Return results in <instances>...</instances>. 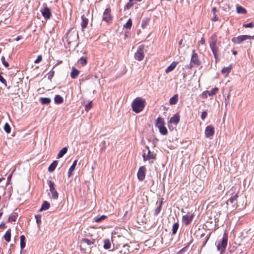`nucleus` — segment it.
<instances>
[{
	"instance_id": "f257e3e1",
	"label": "nucleus",
	"mask_w": 254,
	"mask_h": 254,
	"mask_svg": "<svg viewBox=\"0 0 254 254\" xmlns=\"http://www.w3.org/2000/svg\"><path fill=\"white\" fill-rule=\"evenodd\" d=\"M210 48L213 53L216 60L218 59L219 53V47L220 46V42L217 41V36L216 34H213L209 39L208 41Z\"/></svg>"
},
{
	"instance_id": "f03ea898",
	"label": "nucleus",
	"mask_w": 254,
	"mask_h": 254,
	"mask_svg": "<svg viewBox=\"0 0 254 254\" xmlns=\"http://www.w3.org/2000/svg\"><path fill=\"white\" fill-rule=\"evenodd\" d=\"M145 101L141 97H136L131 103V107L133 112L139 113L144 108Z\"/></svg>"
},
{
	"instance_id": "7ed1b4c3",
	"label": "nucleus",
	"mask_w": 254,
	"mask_h": 254,
	"mask_svg": "<svg viewBox=\"0 0 254 254\" xmlns=\"http://www.w3.org/2000/svg\"><path fill=\"white\" fill-rule=\"evenodd\" d=\"M227 242L228 234L226 233H224L222 239L219 242L217 246V249L218 251L220 252L221 254H223L225 252L227 246Z\"/></svg>"
},
{
	"instance_id": "20e7f679",
	"label": "nucleus",
	"mask_w": 254,
	"mask_h": 254,
	"mask_svg": "<svg viewBox=\"0 0 254 254\" xmlns=\"http://www.w3.org/2000/svg\"><path fill=\"white\" fill-rule=\"evenodd\" d=\"M95 242L94 239L83 238L80 242L81 250L85 252L87 247L91 249V246L94 244Z\"/></svg>"
},
{
	"instance_id": "39448f33",
	"label": "nucleus",
	"mask_w": 254,
	"mask_h": 254,
	"mask_svg": "<svg viewBox=\"0 0 254 254\" xmlns=\"http://www.w3.org/2000/svg\"><path fill=\"white\" fill-rule=\"evenodd\" d=\"M201 64V62L199 59L197 54L194 50L192 51L190 62L189 64L190 67L191 68L194 66H198Z\"/></svg>"
},
{
	"instance_id": "423d86ee",
	"label": "nucleus",
	"mask_w": 254,
	"mask_h": 254,
	"mask_svg": "<svg viewBox=\"0 0 254 254\" xmlns=\"http://www.w3.org/2000/svg\"><path fill=\"white\" fill-rule=\"evenodd\" d=\"M145 148L147 149V153L146 154L144 151H143V153L142 154V157L144 161H149L151 162V160H155L156 158V154L154 153L153 152H151L148 146H146Z\"/></svg>"
},
{
	"instance_id": "0eeeda50",
	"label": "nucleus",
	"mask_w": 254,
	"mask_h": 254,
	"mask_svg": "<svg viewBox=\"0 0 254 254\" xmlns=\"http://www.w3.org/2000/svg\"><path fill=\"white\" fill-rule=\"evenodd\" d=\"M50 191L52 193V198L54 199H57L59 197V193L56 190L55 184L51 180L48 181Z\"/></svg>"
},
{
	"instance_id": "6e6552de",
	"label": "nucleus",
	"mask_w": 254,
	"mask_h": 254,
	"mask_svg": "<svg viewBox=\"0 0 254 254\" xmlns=\"http://www.w3.org/2000/svg\"><path fill=\"white\" fill-rule=\"evenodd\" d=\"M254 38V36L250 35H240L237 37L232 38V41L234 43L239 44L247 39H253Z\"/></svg>"
},
{
	"instance_id": "1a4fd4ad",
	"label": "nucleus",
	"mask_w": 254,
	"mask_h": 254,
	"mask_svg": "<svg viewBox=\"0 0 254 254\" xmlns=\"http://www.w3.org/2000/svg\"><path fill=\"white\" fill-rule=\"evenodd\" d=\"M144 45H140L138 47L137 50L134 54V58L136 60L141 61L143 59L144 57Z\"/></svg>"
},
{
	"instance_id": "9d476101",
	"label": "nucleus",
	"mask_w": 254,
	"mask_h": 254,
	"mask_svg": "<svg viewBox=\"0 0 254 254\" xmlns=\"http://www.w3.org/2000/svg\"><path fill=\"white\" fill-rule=\"evenodd\" d=\"M193 218V213L188 212L187 214L183 216L182 222L186 226H188L192 222Z\"/></svg>"
},
{
	"instance_id": "9b49d317",
	"label": "nucleus",
	"mask_w": 254,
	"mask_h": 254,
	"mask_svg": "<svg viewBox=\"0 0 254 254\" xmlns=\"http://www.w3.org/2000/svg\"><path fill=\"white\" fill-rule=\"evenodd\" d=\"M113 16L111 14V9L106 8L103 13V20L107 23H110L112 20Z\"/></svg>"
},
{
	"instance_id": "f8f14e48",
	"label": "nucleus",
	"mask_w": 254,
	"mask_h": 254,
	"mask_svg": "<svg viewBox=\"0 0 254 254\" xmlns=\"http://www.w3.org/2000/svg\"><path fill=\"white\" fill-rule=\"evenodd\" d=\"M146 169L145 166H141L139 168L137 173V178L140 181H142L145 177Z\"/></svg>"
},
{
	"instance_id": "ddd939ff",
	"label": "nucleus",
	"mask_w": 254,
	"mask_h": 254,
	"mask_svg": "<svg viewBox=\"0 0 254 254\" xmlns=\"http://www.w3.org/2000/svg\"><path fill=\"white\" fill-rule=\"evenodd\" d=\"M41 13L43 16L46 19H49L52 16V13L51 10L49 7L46 5V6L41 10Z\"/></svg>"
},
{
	"instance_id": "4468645a",
	"label": "nucleus",
	"mask_w": 254,
	"mask_h": 254,
	"mask_svg": "<svg viewBox=\"0 0 254 254\" xmlns=\"http://www.w3.org/2000/svg\"><path fill=\"white\" fill-rule=\"evenodd\" d=\"M215 132L214 127L212 125L208 126L205 129V135L206 137L213 136Z\"/></svg>"
},
{
	"instance_id": "2eb2a0df",
	"label": "nucleus",
	"mask_w": 254,
	"mask_h": 254,
	"mask_svg": "<svg viewBox=\"0 0 254 254\" xmlns=\"http://www.w3.org/2000/svg\"><path fill=\"white\" fill-rule=\"evenodd\" d=\"M180 120V117L179 114H175L173 117H172L168 123L171 124H174L175 125H177L179 123Z\"/></svg>"
},
{
	"instance_id": "dca6fc26",
	"label": "nucleus",
	"mask_w": 254,
	"mask_h": 254,
	"mask_svg": "<svg viewBox=\"0 0 254 254\" xmlns=\"http://www.w3.org/2000/svg\"><path fill=\"white\" fill-rule=\"evenodd\" d=\"M142 0H129L128 2L125 5L124 9H129L131 8L136 2H141Z\"/></svg>"
},
{
	"instance_id": "f3484780",
	"label": "nucleus",
	"mask_w": 254,
	"mask_h": 254,
	"mask_svg": "<svg viewBox=\"0 0 254 254\" xmlns=\"http://www.w3.org/2000/svg\"><path fill=\"white\" fill-rule=\"evenodd\" d=\"M179 64L178 62H172L170 65L165 69V72L166 73H169L172 71H173L177 64Z\"/></svg>"
},
{
	"instance_id": "a211bd4d",
	"label": "nucleus",
	"mask_w": 254,
	"mask_h": 254,
	"mask_svg": "<svg viewBox=\"0 0 254 254\" xmlns=\"http://www.w3.org/2000/svg\"><path fill=\"white\" fill-rule=\"evenodd\" d=\"M232 66L231 65H229L227 67H224L221 70V73L225 74V77H227L229 73L231 72Z\"/></svg>"
},
{
	"instance_id": "6ab92c4d",
	"label": "nucleus",
	"mask_w": 254,
	"mask_h": 254,
	"mask_svg": "<svg viewBox=\"0 0 254 254\" xmlns=\"http://www.w3.org/2000/svg\"><path fill=\"white\" fill-rule=\"evenodd\" d=\"M79 74V71L74 67H72V71L70 73V76L71 78L75 79Z\"/></svg>"
},
{
	"instance_id": "aec40b11",
	"label": "nucleus",
	"mask_w": 254,
	"mask_h": 254,
	"mask_svg": "<svg viewBox=\"0 0 254 254\" xmlns=\"http://www.w3.org/2000/svg\"><path fill=\"white\" fill-rule=\"evenodd\" d=\"M164 125L165 122L163 119L161 117H158L156 121L155 126L158 128L164 126Z\"/></svg>"
},
{
	"instance_id": "412c9836",
	"label": "nucleus",
	"mask_w": 254,
	"mask_h": 254,
	"mask_svg": "<svg viewBox=\"0 0 254 254\" xmlns=\"http://www.w3.org/2000/svg\"><path fill=\"white\" fill-rule=\"evenodd\" d=\"M81 19L82 21L81 23V26L82 29H84L87 27L88 25V19L84 15H82L81 16Z\"/></svg>"
},
{
	"instance_id": "4be33fe9",
	"label": "nucleus",
	"mask_w": 254,
	"mask_h": 254,
	"mask_svg": "<svg viewBox=\"0 0 254 254\" xmlns=\"http://www.w3.org/2000/svg\"><path fill=\"white\" fill-rule=\"evenodd\" d=\"M77 162V160H75L73 162L72 165L70 166V167L68 170V177H70L72 175V174H73L72 173H73V171H74V170L75 169Z\"/></svg>"
},
{
	"instance_id": "5701e85b",
	"label": "nucleus",
	"mask_w": 254,
	"mask_h": 254,
	"mask_svg": "<svg viewBox=\"0 0 254 254\" xmlns=\"http://www.w3.org/2000/svg\"><path fill=\"white\" fill-rule=\"evenodd\" d=\"M163 204V199L159 202V205L156 208L154 211V215L157 216L161 211L162 206Z\"/></svg>"
},
{
	"instance_id": "b1692460",
	"label": "nucleus",
	"mask_w": 254,
	"mask_h": 254,
	"mask_svg": "<svg viewBox=\"0 0 254 254\" xmlns=\"http://www.w3.org/2000/svg\"><path fill=\"white\" fill-rule=\"evenodd\" d=\"M50 206V203L47 201H44V202L43 203L42 206H41V208L40 209L39 211H42L43 210H47L49 208Z\"/></svg>"
},
{
	"instance_id": "393cba45",
	"label": "nucleus",
	"mask_w": 254,
	"mask_h": 254,
	"mask_svg": "<svg viewBox=\"0 0 254 254\" xmlns=\"http://www.w3.org/2000/svg\"><path fill=\"white\" fill-rule=\"evenodd\" d=\"M3 238L4 240L7 242H9L11 239V230L9 229L4 235Z\"/></svg>"
},
{
	"instance_id": "a878e982",
	"label": "nucleus",
	"mask_w": 254,
	"mask_h": 254,
	"mask_svg": "<svg viewBox=\"0 0 254 254\" xmlns=\"http://www.w3.org/2000/svg\"><path fill=\"white\" fill-rule=\"evenodd\" d=\"M178 100V95L177 94H175L170 99L169 103L170 105H175L177 103Z\"/></svg>"
},
{
	"instance_id": "bb28decb",
	"label": "nucleus",
	"mask_w": 254,
	"mask_h": 254,
	"mask_svg": "<svg viewBox=\"0 0 254 254\" xmlns=\"http://www.w3.org/2000/svg\"><path fill=\"white\" fill-rule=\"evenodd\" d=\"M58 164V162L57 161H54L49 167L48 171L50 172L54 171L57 167Z\"/></svg>"
},
{
	"instance_id": "cd10ccee",
	"label": "nucleus",
	"mask_w": 254,
	"mask_h": 254,
	"mask_svg": "<svg viewBox=\"0 0 254 254\" xmlns=\"http://www.w3.org/2000/svg\"><path fill=\"white\" fill-rule=\"evenodd\" d=\"M237 12L240 14H246L247 13V10L241 6H237L236 7Z\"/></svg>"
},
{
	"instance_id": "c85d7f7f",
	"label": "nucleus",
	"mask_w": 254,
	"mask_h": 254,
	"mask_svg": "<svg viewBox=\"0 0 254 254\" xmlns=\"http://www.w3.org/2000/svg\"><path fill=\"white\" fill-rule=\"evenodd\" d=\"M67 151V148L65 147L62 149L58 154L57 158H62Z\"/></svg>"
},
{
	"instance_id": "c756f323",
	"label": "nucleus",
	"mask_w": 254,
	"mask_h": 254,
	"mask_svg": "<svg viewBox=\"0 0 254 254\" xmlns=\"http://www.w3.org/2000/svg\"><path fill=\"white\" fill-rule=\"evenodd\" d=\"M55 102L57 104H60L64 102L63 98L59 95H57L55 97Z\"/></svg>"
},
{
	"instance_id": "7c9ffc66",
	"label": "nucleus",
	"mask_w": 254,
	"mask_h": 254,
	"mask_svg": "<svg viewBox=\"0 0 254 254\" xmlns=\"http://www.w3.org/2000/svg\"><path fill=\"white\" fill-rule=\"evenodd\" d=\"M111 243L109 239H105L104 241V248L108 250L111 248Z\"/></svg>"
},
{
	"instance_id": "2f4dec72",
	"label": "nucleus",
	"mask_w": 254,
	"mask_h": 254,
	"mask_svg": "<svg viewBox=\"0 0 254 254\" xmlns=\"http://www.w3.org/2000/svg\"><path fill=\"white\" fill-rule=\"evenodd\" d=\"M179 224L178 221L177 222L175 223L172 227V234L175 235L176 234L178 229L179 228Z\"/></svg>"
},
{
	"instance_id": "473e14b6",
	"label": "nucleus",
	"mask_w": 254,
	"mask_h": 254,
	"mask_svg": "<svg viewBox=\"0 0 254 254\" xmlns=\"http://www.w3.org/2000/svg\"><path fill=\"white\" fill-rule=\"evenodd\" d=\"M159 132L162 135H166L168 133V130L166 128V127L163 126H161L160 127H158Z\"/></svg>"
},
{
	"instance_id": "72a5a7b5",
	"label": "nucleus",
	"mask_w": 254,
	"mask_h": 254,
	"mask_svg": "<svg viewBox=\"0 0 254 254\" xmlns=\"http://www.w3.org/2000/svg\"><path fill=\"white\" fill-rule=\"evenodd\" d=\"M150 22V19L149 18H146L143 19L141 23V27L142 28H145L146 26L148 25Z\"/></svg>"
},
{
	"instance_id": "f704fd0d",
	"label": "nucleus",
	"mask_w": 254,
	"mask_h": 254,
	"mask_svg": "<svg viewBox=\"0 0 254 254\" xmlns=\"http://www.w3.org/2000/svg\"><path fill=\"white\" fill-rule=\"evenodd\" d=\"M25 237L24 235H21L20 237V248L23 249L25 247Z\"/></svg>"
},
{
	"instance_id": "c9c22d12",
	"label": "nucleus",
	"mask_w": 254,
	"mask_h": 254,
	"mask_svg": "<svg viewBox=\"0 0 254 254\" xmlns=\"http://www.w3.org/2000/svg\"><path fill=\"white\" fill-rule=\"evenodd\" d=\"M218 91V88L217 87H215L211 89V90L209 91V92H206V93H208V96H211L214 95H215Z\"/></svg>"
},
{
	"instance_id": "e433bc0d",
	"label": "nucleus",
	"mask_w": 254,
	"mask_h": 254,
	"mask_svg": "<svg viewBox=\"0 0 254 254\" xmlns=\"http://www.w3.org/2000/svg\"><path fill=\"white\" fill-rule=\"evenodd\" d=\"M107 218V216L106 215H102L100 217H96L94 218V221L95 222L98 223L101 222V221Z\"/></svg>"
},
{
	"instance_id": "4c0bfd02",
	"label": "nucleus",
	"mask_w": 254,
	"mask_h": 254,
	"mask_svg": "<svg viewBox=\"0 0 254 254\" xmlns=\"http://www.w3.org/2000/svg\"><path fill=\"white\" fill-rule=\"evenodd\" d=\"M40 101L43 104H48L51 102V99L49 98H41Z\"/></svg>"
},
{
	"instance_id": "58836bf2",
	"label": "nucleus",
	"mask_w": 254,
	"mask_h": 254,
	"mask_svg": "<svg viewBox=\"0 0 254 254\" xmlns=\"http://www.w3.org/2000/svg\"><path fill=\"white\" fill-rule=\"evenodd\" d=\"M238 197V195L237 194H235V195H234L233 196H231L229 199H228V201L232 204L235 201L237 200V198Z\"/></svg>"
},
{
	"instance_id": "ea45409f",
	"label": "nucleus",
	"mask_w": 254,
	"mask_h": 254,
	"mask_svg": "<svg viewBox=\"0 0 254 254\" xmlns=\"http://www.w3.org/2000/svg\"><path fill=\"white\" fill-rule=\"evenodd\" d=\"M132 26V20L129 19L124 24V27L127 29H130Z\"/></svg>"
},
{
	"instance_id": "a19ab883",
	"label": "nucleus",
	"mask_w": 254,
	"mask_h": 254,
	"mask_svg": "<svg viewBox=\"0 0 254 254\" xmlns=\"http://www.w3.org/2000/svg\"><path fill=\"white\" fill-rule=\"evenodd\" d=\"M4 129L7 133H9L11 131V128L8 123H5L4 126Z\"/></svg>"
},
{
	"instance_id": "79ce46f5",
	"label": "nucleus",
	"mask_w": 254,
	"mask_h": 254,
	"mask_svg": "<svg viewBox=\"0 0 254 254\" xmlns=\"http://www.w3.org/2000/svg\"><path fill=\"white\" fill-rule=\"evenodd\" d=\"M80 64L82 65H85L87 64V59L84 57H81L78 61Z\"/></svg>"
},
{
	"instance_id": "37998d69",
	"label": "nucleus",
	"mask_w": 254,
	"mask_h": 254,
	"mask_svg": "<svg viewBox=\"0 0 254 254\" xmlns=\"http://www.w3.org/2000/svg\"><path fill=\"white\" fill-rule=\"evenodd\" d=\"M17 216L16 215H15V214L12 215L8 218V221L9 222H12V221H15Z\"/></svg>"
},
{
	"instance_id": "c03bdc74",
	"label": "nucleus",
	"mask_w": 254,
	"mask_h": 254,
	"mask_svg": "<svg viewBox=\"0 0 254 254\" xmlns=\"http://www.w3.org/2000/svg\"><path fill=\"white\" fill-rule=\"evenodd\" d=\"M217 189L220 191L221 192H223L225 190V187L222 184H220Z\"/></svg>"
},
{
	"instance_id": "a18cd8bd",
	"label": "nucleus",
	"mask_w": 254,
	"mask_h": 254,
	"mask_svg": "<svg viewBox=\"0 0 254 254\" xmlns=\"http://www.w3.org/2000/svg\"><path fill=\"white\" fill-rule=\"evenodd\" d=\"M35 218L38 225L40 226V224H41V216L38 215H35Z\"/></svg>"
},
{
	"instance_id": "49530a36",
	"label": "nucleus",
	"mask_w": 254,
	"mask_h": 254,
	"mask_svg": "<svg viewBox=\"0 0 254 254\" xmlns=\"http://www.w3.org/2000/svg\"><path fill=\"white\" fill-rule=\"evenodd\" d=\"M243 27L245 28H253L254 27V22H251L247 24H244Z\"/></svg>"
},
{
	"instance_id": "de8ad7c7",
	"label": "nucleus",
	"mask_w": 254,
	"mask_h": 254,
	"mask_svg": "<svg viewBox=\"0 0 254 254\" xmlns=\"http://www.w3.org/2000/svg\"><path fill=\"white\" fill-rule=\"evenodd\" d=\"M92 107V102H89L85 105V109L86 111L88 112Z\"/></svg>"
},
{
	"instance_id": "09e8293b",
	"label": "nucleus",
	"mask_w": 254,
	"mask_h": 254,
	"mask_svg": "<svg viewBox=\"0 0 254 254\" xmlns=\"http://www.w3.org/2000/svg\"><path fill=\"white\" fill-rule=\"evenodd\" d=\"M42 60V55H39L37 59L34 61V63L38 64L41 62Z\"/></svg>"
},
{
	"instance_id": "8fccbe9b",
	"label": "nucleus",
	"mask_w": 254,
	"mask_h": 254,
	"mask_svg": "<svg viewBox=\"0 0 254 254\" xmlns=\"http://www.w3.org/2000/svg\"><path fill=\"white\" fill-rule=\"evenodd\" d=\"M1 62L6 67H7L9 66L8 63L5 61V58L3 56H2L1 58Z\"/></svg>"
},
{
	"instance_id": "3c124183",
	"label": "nucleus",
	"mask_w": 254,
	"mask_h": 254,
	"mask_svg": "<svg viewBox=\"0 0 254 254\" xmlns=\"http://www.w3.org/2000/svg\"><path fill=\"white\" fill-rule=\"evenodd\" d=\"M207 115V113L206 111H203L201 113V118L202 120H204Z\"/></svg>"
},
{
	"instance_id": "603ef678",
	"label": "nucleus",
	"mask_w": 254,
	"mask_h": 254,
	"mask_svg": "<svg viewBox=\"0 0 254 254\" xmlns=\"http://www.w3.org/2000/svg\"><path fill=\"white\" fill-rule=\"evenodd\" d=\"M210 234L206 236L205 240H204V241L203 243L202 247L205 246V245L207 243L208 240H209V239L210 238Z\"/></svg>"
},
{
	"instance_id": "864d4df0",
	"label": "nucleus",
	"mask_w": 254,
	"mask_h": 254,
	"mask_svg": "<svg viewBox=\"0 0 254 254\" xmlns=\"http://www.w3.org/2000/svg\"><path fill=\"white\" fill-rule=\"evenodd\" d=\"M205 43V39L203 37H202L201 40L198 42V46H200V45H204Z\"/></svg>"
},
{
	"instance_id": "5fc2aeb1",
	"label": "nucleus",
	"mask_w": 254,
	"mask_h": 254,
	"mask_svg": "<svg viewBox=\"0 0 254 254\" xmlns=\"http://www.w3.org/2000/svg\"><path fill=\"white\" fill-rule=\"evenodd\" d=\"M209 92V91L206 90V91H204V92L202 93V97H203V98H207V97H208V96H208V93H206V92Z\"/></svg>"
},
{
	"instance_id": "6e6d98bb",
	"label": "nucleus",
	"mask_w": 254,
	"mask_h": 254,
	"mask_svg": "<svg viewBox=\"0 0 254 254\" xmlns=\"http://www.w3.org/2000/svg\"><path fill=\"white\" fill-rule=\"evenodd\" d=\"M218 18L217 16L215 14H214L212 18V20L213 21H216L218 20Z\"/></svg>"
},
{
	"instance_id": "4d7b16f0",
	"label": "nucleus",
	"mask_w": 254,
	"mask_h": 254,
	"mask_svg": "<svg viewBox=\"0 0 254 254\" xmlns=\"http://www.w3.org/2000/svg\"><path fill=\"white\" fill-rule=\"evenodd\" d=\"M5 228V224L4 222H1L0 224V229H3Z\"/></svg>"
},
{
	"instance_id": "13d9d810",
	"label": "nucleus",
	"mask_w": 254,
	"mask_h": 254,
	"mask_svg": "<svg viewBox=\"0 0 254 254\" xmlns=\"http://www.w3.org/2000/svg\"><path fill=\"white\" fill-rule=\"evenodd\" d=\"M54 71H53V70L50 71V75L52 77L54 76Z\"/></svg>"
},
{
	"instance_id": "bf43d9fd",
	"label": "nucleus",
	"mask_w": 254,
	"mask_h": 254,
	"mask_svg": "<svg viewBox=\"0 0 254 254\" xmlns=\"http://www.w3.org/2000/svg\"><path fill=\"white\" fill-rule=\"evenodd\" d=\"M212 11H213V14H215V12H216V7H213V8H212Z\"/></svg>"
},
{
	"instance_id": "052dcab7",
	"label": "nucleus",
	"mask_w": 254,
	"mask_h": 254,
	"mask_svg": "<svg viewBox=\"0 0 254 254\" xmlns=\"http://www.w3.org/2000/svg\"><path fill=\"white\" fill-rule=\"evenodd\" d=\"M21 36H17L16 40V41H19V40H20L21 39Z\"/></svg>"
},
{
	"instance_id": "680f3d73",
	"label": "nucleus",
	"mask_w": 254,
	"mask_h": 254,
	"mask_svg": "<svg viewBox=\"0 0 254 254\" xmlns=\"http://www.w3.org/2000/svg\"><path fill=\"white\" fill-rule=\"evenodd\" d=\"M126 253V252H125L124 253H123V251H121L118 254H125Z\"/></svg>"
},
{
	"instance_id": "e2e57ef3",
	"label": "nucleus",
	"mask_w": 254,
	"mask_h": 254,
	"mask_svg": "<svg viewBox=\"0 0 254 254\" xmlns=\"http://www.w3.org/2000/svg\"><path fill=\"white\" fill-rule=\"evenodd\" d=\"M183 41V39H181V40L180 41V42H179V45H181L182 44Z\"/></svg>"
},
{
	"instance_id": "0e129e2a",
	"label": "nucleus",
	"mask_w": 254,
	"mask_h": 254,
	"mask_svg": "<svg viewBox=\"0 0 254 254\" xmlns=\"http://www.w3.org/2000/svg\"><path fill=\"white\" fill-rule=\"evenodd\" d=\"M237 52H236V51H235V52H233V54H234V55H236V54H237Z\"/></svg>"
},
{
	"instance_id": "69168bd1",
	"label": "nucleus",
	"mask_w": 254,
	"mask_h": 254,
	"mask_svg": "<svg viewBox=\"0 0 254 254\" xmlns=\"http://www.w3.org/2000/svg\"><path fill=\"white\" fill-rule=\"evenodd\" d=\"M2 215V212L0 213V218H1Z\"/></svg>"
},
{
	"instance_id": "338daca9",
	"label": "nucleus",
	"mask_w": 254,
	"mask_h": 254,
	"mask_svg": "<svg viewBox=\"0 0 254 254\" xmlns=\"http://www.w3.org/2000/svg\"><path fill=\"white\" fill-rule=\"evenodd\" d=\"M204 235H205L204 234H201V237H203V236H204Z\"/></svg>"
},
{
	"instance_id": "774afa93",
	"label": "nucleus",
	"mask_w": 254,
	"mask_h": 254,
	"mask_svg": "<svg viewBox=\"0 0 254 254\" xmlns=\"http://www.w3.org/2000/svg\"><path fill=\"white\" fill-rule=\"evenodd\" d=\"M11 175H10L8 176V178H10V177H11Z\"/></svg>"
}]
</instances>
